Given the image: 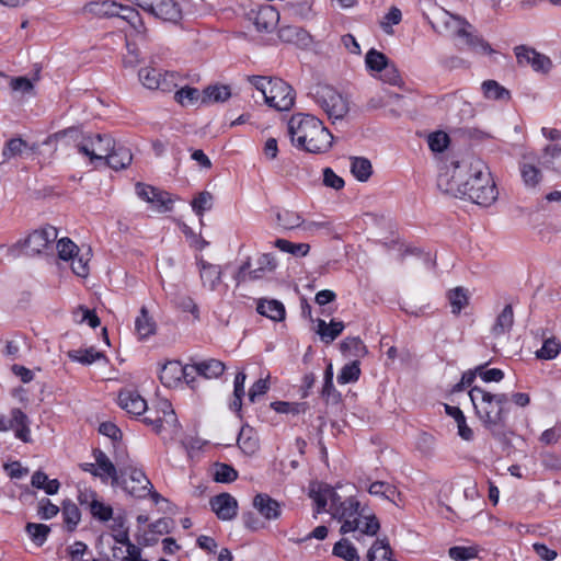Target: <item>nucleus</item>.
Listing matches in <instances>:
<instances>
[{
	"label": "nucleus",
	"mask_w": 561,
	"mask_h": 561,
	"mask_svg": "<svg viewBox=\"0 0 561 561\" xmlns=\"http://www.w3.org/2000/svg\"><path fill=\"white\" fill-rule=\"evenodd\" d=\"M437 187L444 194L484 207L492 205L499 195L489 168L480 159L443 162Z\"/></svg>",
	"instance_id": "1"
},
{
	"label": "nucleus",
	"mask_w": 561,
	"mask_h": 561,
	"mask_svg": "<svg viewBox=\"0 0 561 561\" xmlns=\"http://www.w3.org/2000/svg\"><path fill=\"white\" fill-rule=\"evenodd\" d=\"M291 144L310 153H324L332 147L333 135L323 122L310 114L298 113L288 122Z\"/></svg>",
	"instance_id": "2"
},
{
	"label": "nucleus",
	"mask_w": 561,
	"mask_h": 561,
	"mask_svg": "<svg viewBox=\"0 0 561 561\" xmlns=\"http://www.w3.org/2000/svg\"><path fill=\"white\" fill-rule=\"evenodd\" d=\"M477 417L483 426L494 436L503 434L507 420L506 393H491L485 389L474 386L469 391Z\"/></svg>",
	"instance_id": "3"
},
{
	"label": "nucleus",
	"mask_w": 561,
	"mask_h": 561,
	"mask_svg": "<svg viewBox=\"0 0 561 561\" xmlns=\"http://www.w3.org/2000/svg\"><path fill=\"white\" fill-rule=\"evenodd\" d=\"M333 518L342 524L341 534L354 533L357 540H360V536L374 537L380 529L375 513L367 505H362L355 496H348L343 504L335 506Z\"/></svg>",
	"instance_id": "4"
},
{
	"label": "nucleus",
	"mask_w": 561,
	"mask_h": 561,
	"mask_svg": "<svg viewBox=\"0 0 561 561\" xmlns=\"http://www.w3.org/2000/svg\"><path fill=\"white\" fill-rule=\"evenodd\" d=\"M78 151L91 161L102 160L114 170L127 168L133 161L129 148L116 144L110 135L90 134L83 136L77 144Z\"/></svg>",
	"instance_id": "5"
},
{
	"label": "nucleus",
	"mask_w": 561,
	"mask_h": 561,
	"mask_svg": "<svg viewBox=\"0 0 561 561\" xmlns=\"http://www.w3.org/2000/svg\"><path fill=\"white\" fill-rule=\"evenodd\" d=\"M118 405L131 415H141L148 411V415L144 417L147 425H151L156 433H160L163 424L170 426L176 424V415L172 404L168 400H161L157 404L154 415L153 411L148 409L146 400L134 390H122L118 394Z\"/></svg>",
	"instance_id": "6"
},
{
	"label": "nucleus",
	"mask_w": 561,
	"mask_h": 561,
	"mask_svg": "<svg viewBox=\"0 0 561 561\" xmlns=\"http://www.w3.org/2000/svg\"><path fill=\"white\" fill-rule=\"evenodd\" d=\"M249 82L262 93L265 103L277 111H289L295 103L293 88L279 78L251 76Z\"/></svg>",
	"instance_id": "7"
},
{
	"label": "nucleus",
	"mask_w": 561,
	"mask_h": 561,
	"mask_svg": "<svg viewBox=\"0 0 561 561\" xmlns=\"http://www.w3.org/2000/svg\"><path fill=\"white\" fill-rule=\"evenodd\" d=\"M442 21L449 35L458 37L462 44L474 53L483 55L495 53L486 41L469 31L471 25L465 19L444 11Z\"/></svg>",
	"instance_id": "8"
},
{
	"label": "nucleus",
	"mask_w": 561,
	"mask_h": 561,
	"mask_svg": "<svg viewBox=\"0 0 561 561\" xmlns=\"http://www.w3.org/2000/svg\"><path fill=\"white\" fill-rule=\"evenodd\" d=\"M312 98L318 106L333 123L343 119L350 111L347 96L329 84H318L312 91Z\"/></svg>",
	"instance_id": "9"
},
{
	"label": "nucleus",
	"mask_w": 561,
	"mask_h": 561,
	"mask_svg": "<svg viewBox=\"0 0 561 561\" xmlns=\"http://www.w3.org/2000/svg\"><path fill=\"white\" fill-rule=\"evenodd\" d=\"M118 465L122 466V473L128 474V478L123 482V489L128 494L138 499H145L151 495L156 503L159 502L161 499L160 494L152 491L150 480L140 468H137L134 461L128 459L126 462L118 461Z\"/></svg>",
	"instance_id": "10"
},
{
	"label": "nucleus",
	"mask_w": 561,
	"mask_h": 561,
	"mask_svg": "<svg viewBox=\"0 0 561 561\" xmlns=\"http://www.w3.org/2000/svg\"><path fill=\"white\" fill-rule=\"evenodd\" d=\"M56 250L61 261L71 262L72 272L79 277H87L89 274L90 250L82 252L79 247L69 238L57 240Z\"/></svg>",
	"instance_id": "11"
},
{
	"label": "nucleus",
	"mask_w": 561,
	"mask_h": 561,
	"mask_svg": "<svg viewBox=\"0 0 561 561\" xmlns=\"http://www.w3.org/2000/svg\"><path fill=\"white\" fill-rule=\"evenodd\" d=\"M58 231L53 226L34 230L27 238L20 240L18 245L25 249L30 255L42 254L57 240Z\"/></svg>",
	"instance_id": "12"
},
{
	"label": "nucleus",
	"mask_w": 561,
	"mask_h": 561,
	"mask_svg": "<svg viewBox=\"0 0 561 561\" xmlns=\"http://www.w3.org/2000/svg\"><path fill=\"white\" fill-rule=\"evenodd\" d=\"M309 496L316 504V514L325 511V507L329 505L328 512H330L332 516L335 506L343 504L344 501L333 488L323 483H312L309 489Z\"/></svg>",
	"instance_id": "13"
},
{
	"label": "nucleus",
	"mask_w": 561,
	"mask_h": 561,
	"mask_svg": "<svg viewBox=\"0 0 561 561\" xmlns=\"http://www.w3.org/2000/svg\"><path fill=\"white\" fill-rule=\"evenodd\" d=\"M517 154H519V171L525 186L536 187L542 178L537 167L538 156L524 147L518 148Z\"/></svg>",
	"instance_id": "14"
},
{
	"label": "nucleus",
	"mask_w": 561,
	"mask_h": 561,
	"mask_svg": "<svg viewBox=\"0 0 561 561\" xmlns=\"http://www.w3.org/2000/svg\"><path fill=\"white\" fill-rule=\"evenodd\" d=\"M541 133L551 140L542 152L543 164L561 174V129L542 127Z\"/></svg>",
	"instance_id": "15"
},
{
	"label": "nucleus",
	"mask_w": 561,
	"mask_h": 561,
	"mask_svg": "<svg viewBox=\"0 0 561 561\" xmlns=\"http://www.w3.org/2000/svg\"><path fill=\"white\" fill-rule=\"evenodd\" d=\"M137 196L148 203L152 210L164 213L171 209L172 199L167 192L160 191L151 185L137 183Z\"/></svg>",
	"instance_id": "16"
},
{
	"label": "nucleus",
	"mask_w": 561,
	"mask_h": 561,
	"mask_svg": "<svg viewBox=\"0 0 561 561\" xmlns=\"http://www.w3.org/2000/svg\"><path fill=\"white\" fill-rule=\"evenodd\" d=\"M514 51L519 65H529L537 72H548L552 67V62L548 56L538 53L531 47L520 45L516 46Z\"/></svg>",
	"instance_id": "17"
},
{
	"label": "nucleus",
	"mask_w": 561,
	"mask_h": 561,
	"mask_svg": "<svg viewBox=\"0 0 561 561\" xmlns=\"http://www.w3.org/2000/svg\"><path fill=\"white\" fill-rule=\"evenodd\" d=\"M211 511L220 520H232L238 513V502L229 493H220L210 499Z\"/></svg>",
	"instance_id": "18"
},
{
	"label": "nucleus",
	"mask_w": 561,
	"mask_h": 561,
	"mask_svg": "<svg viewBox=\"0 0 561 561\" xmlns=\"http://www.w3.org/2000/svg\"><path fill=\"white\" fill-rule=\"evenodd\" d=\"M191 376L190 365L182 366L180 362L172 360L164 364L160 370V380L168 387H175L183 378L188 381Z\"/></svg>",
	"instance_id": "19"
},
{
	"label": "nucleus",
	"mask_w": 561,
	"mask_h": 561,
	"mask_svg": "<svg viewBox=\"0 0 561 561\" xmlns=\"http://www.w3.org/2000/svg\"><path fill=\"white\" fill-rule=\"evenodd\" d=\"M93 456L96 462L98 478H100L103 482H106L107 479H111L112 485H117L119 479L117 469L111 459L106 456V454L100 449H95L93 451Z\"/></svg>",
	"instance_id": "20"
},
{
	"label": "nucleus",
	"mask_w": 561,
	"mask_h": 561,
	"mask_svg": "<svg viewBox=\"0 0 561 561\" xmlns=\"http://www.w3.org/2000/svg\"><path fill=\"white\" fill-rule=\"evenodd\" d=\"M151 12L163 21L176 22L181 19V8L174 0H153Z\"/></svg>",
	"instance_id": "21"
},
{
	"label": "nucleus",
	"mask_w": 561,
	"mask_h": 561,
	"mask_svg": "<svg viewBox=\"0 0 561 561\" xmlns=\"http://www.w3.org/2000/svg\"><path fill=\"white\" fill-rule=\"evenodd\" d=\"M225 364L218 359L209 358L190 364V371L206 379L218 378L225 371Z\"/></svg>",
	"instance_id": "22"
},
{
	"label": "nucleus",
	"mask_w": 561,
	"mask_h": 561,
	"mask_svg": "<svg viewBox=\"0 0 561 561\" xmlns=\"http://www.w3.org/2000/svg\"><path fill=\"white\" fill-rule=\"evenodd\" d=\"M278 21L279 13L272 5H262L254 16V25L259 32H272Z\"/></svg>",
	"instance_id": "23"
},
{
	"label": "nucleus",
	"mask_w": 561,
	"mask_h": 561,
	"mask_svg": "<svg viewBox=\"0 0 561 561\" xmlns=\"http://www.w3.org/2000/svg\"><path fill=\"white\" fill-rule=\"evenodd\" d=\"M253 506L266 519H277L280 516V505L267 494H257Z\"/></svg>",
	"instance_id": "24"
},
{
	"label": "nucleus",
	"mask_w": 561,
	"mask_h": 561,
	"mask_svg": "<svg viewBox=\"0 0 561 561\" xmlns=\"http://www.w3.org/2000/svg\"><path fill=\"white\" fill-rule=\"evenodd\" d=\"M199 273L203 285L215 290L221 282V266L206 261L199 262Z\"/></svg>",
	"instance_id": "25"
},
{
	"label": "nucleus",
	"mask_w": 561,
	"mask_h": 561,
	"mask_svg": "<svg viewBox=\"0 0 561 561\" xmlns=\"http://www.w3.org/2000/svg\"><path fill=\"white\" fill-rule=\"evenodd\" d=\"M343 330L344 323L342 321L332 320L330 323H327L322 319L317 320L316 332L325 344L332 343Z\"/></svg>",
	"instance_id": "26"
},
{
	"label": "nucleus",
	"mask_w": 561,
	"mask_h": 561,
	"mask_svg": "<svg viewBox=\"0 0 561 561\" xmlns=\"http://www.w3.org/2000/svg\"><path fill=\"white\" fill-rule=\"evenodd\" d=\"M247 375L244 371H239L233 380V393L232 399L229 402V409L237 413L241 417L242 400L245 396V383Z\"/></svg>",
	"instance_id": "27"
},
{
	"label": "nucleus",
	"mask_w": 561,
	"mask_h": 561,
	"mask_svg": "<svg viewBox=\"0 0 561 561\" xmlns=\"http://www.w3.org/2000/svg\"><path fill=\"white\" fill-rule=\"evenodd\" d=\"M256 311L274 321H282L285 318L284 305L275 299H261L257 304Z\"/></svg>",
	"instance_id": "28"
},
{
	"label": "nucleus",
	"mask_w": 561,
	"mask_h": 561,
	"mask_svg": "<svg viewBox=\"0 0 561 561\" xmlns=\"http://www.w3.org/2000/svg\"><path fill=\"white\" fill-rule=\"evenodd\" d=\"M514 323V312L511 305H506L491 329L493 336L499 337L510 332Z\"/></svg>",
	"instance_id": "29"
},
{
	"label": "nucleus",
	"mask_w": 561,
	"mask_h": 561,
	"mask_svg": "<svg viewBox=\"0 0 561 561\" xmlns=\"http://www.w3.org/2000/svg\"><path fill=\"white\" fill-rule=\"evenodd\" d=\"M156 322L148 314L146 307H141L139 316L135 320V330L140 340H145L156 333Z\"/></svg>",
	"instance_id": "30"
},
{
	"label": "nucleus",
	"mask_w": 561,
	"mask_h": 561,
	"mask_svg": "<svg viewBox=\"0 0 561 561\" xmlns=\"http://www.w3.org/2000/svg\"><path fill=\"white\" fill-rule=\"evenodd\" d=\"M31 152V148L27 142L22 138H12L7 141L3 150H2V162H7L10 159L23 157Z\"/></svg>",
	"instance_id": "31"
},
{
	"label": "nucleus",
	"mask_w": 561,
	"mask_h": 561,
	"mask_svg": "<svg viewBox=\"0 0 561 561\" xmlns=\"http://www.w3.org/2000/svg\"><path fill=\"white\" fill-rule=\"evenodd\" d=\"M61 515L68 531H73L81 520L79 507L70 500L62 502Z\"/></svg>",
	"instance_id": "32"
},
{
	"label": "nucleus",
	"mask_w": 561,
	"mask_h": 561,
	"mask_svg": "<svg viewBox=\"0 0 561 561\" xmlns=\"http://www.w3.org/2000/svg\"><path fill=\"white\" fill-rule=\"evenodd\" d=\"M481 89L483 91V95L489 100L508 101L511 99L510 91L495 80L483 81Z\"/></svg>",
	"instance_id": "33"
},
{
	"label": "nucleus",
	"mask_w": 561,
	"mask_h": 561,
	"mask_svg": "<svg viewBox=\"0 0 561 561\" xmlns=\"http://www.w3.org/2000/svg\"><path fill=\"white\" fill-rule=\"evenodd\" d=\"M368 561H396L392 558V550L386 539L375 540L367 553Z\"/></svg>",
	"instance_id": "34"
},
{
	"label": "nucleus",
	"mask_w": 561,
	"mask_h": 561,
	"mask_svg": "<svg viewBox=\"0 0 561 561\" xmlns=\"http://www.w3.org/2000/svg\"><path fill=\"white\" fill-rule=\"evenodd\" d=\"M332 554L345 561H359L360 557L354 545L346 538L334 543Z\"/></svg>",
	"instance_id": "35"
},
{
	"label": "nucleus",
	"mask_w": 561,
	"mask_h": 561,
	"mask_svg": "<svg viewBox=\"0 0 561 561\" xmlns=\"http://www.w3.org/2000/svg\"><path fill=\"white\" fill-rule=\"evenodd\" d=\"M278 37L286 43L300 44L306 43L310 36L299 26L286 25L278 30Z\"/></svg>",
	"instance_id": "36"
},
{
	"label": "nucleus",
	"mask_w": 561,
	"mask_h": 561,
	"mask_svg": "<svg viewBox=\"0 0 561 561\" xmlns=\"http://www.w3.org/2000/svg\"><path fill=\"white\" fill-rule=\"evenodd\" d=\"M341 352L346 357H363L367 348L359 337H346L340 345Z\"/></svg>",
	"instance_id": "37"
},
{
	"label": "nucleus",
	"mask_w": 561,
	"mask_h": 561,
	"mask_svg": "<svg viewBox=\"0 0 561 561\" xmlns=\"http://www.w3.org/2000/svg\"><path fill=\"white\" fill-rule=\"evenodd\" d=\"M351 172L356 180L366 182L371 175L373 167L368 159L354 157L351 159Z\"/></svg>",
	"instance_id": "38"
},
{
	"label": "nucleus",
	"mask_w": 561,
	"mask_h": 561,
	"mask_svg": "<svg viewBox=\"0 0 561 561\" xmlns=\"http://www.w3.org/2000/svg\"><path fill=\"white\" fill-rule=\"evenodd\" d=\"M250 426H242L237 438L238 446L247 455H253L257 450V439L253 437Z\"/></svg>",
	"instance_id": "39"
},
{
	"label": "nucleus",
	"mask_w": 561,
	"mask_h": 561,
	"mask_svg": "<svg viewBox=\"0 0 561 561\" xmlns=\"http://www.w3.org/2000/svg\"><path fill=\"white\" fill-rule=\"evenodd\" d=\"M388 62H390L388 57L375 48H370L366 53L365 66L370 72L379 73Z\"/></svg>",
	"instance_id": "40"
},
{
	"label": "nucleus",
	"mask_w": 561,
	"mask_h": 561,
	"mask_svg": "<svg viewBox=\"0 0 561 561\" xmlns=\"http://www.w3.org/2000/svg\"><path fill=\"white\" fill-rule=\"evenodd\" d=\"M276 267V261L271 254H262L257 259V267L250 270L248 273L249 279L254 280L262 278L265 273L273 272Z\"/></svg>",
	"instance_id": "41"
},
{
	"label": "nucleus",
	"mask_w": 561,
	"mask_h": 561,
	"mask_svg": "<svg viewBox=\"0 0 561 561\" xmlns=\"http://www.w3.org/2000/svg\"><path fill=\"white\" fill-rule=\"evenodd\" d=\"M276 221L277 225L284 229H295L305 224L302 217L298 213L287 209L277 211Z\"/></svg>",
	"instance_id": "42"
},
{
	"label": "nucleus",
	"mask_w": 561,
	"mask_h": 561,
	"mask_svg": "<svg viewBox=\"0 0 561 561\" xmlns=\"http://www.w3.org/2000/svg\"><path fill=\"white\" fill-rule=\"evenodd\" d=\"M113 557L119 561H140L142 558L141 549L133 542H128L125 546V550L123 547H114Z\"/></svg>",
	"instance_id": "43"
},
{
	"label": "nucleus",
	"mask_w": 561,
	"mask_h": 561,
	"mask_svg": "<svg viewBox=\"0 0 561 561\" xmlns=\"http://www.w3.org/2000/svg\"><path fill=\"white\" fill-rule=\"evenodd\" d=\"M230 95L231 93L227 85H211L204 90L202 102H225L230 98Z\"/></svg>",
	"instance_id": "44"
},
{
	"label": "nucleus",
	"mask_w": 561,
	"mask_h": 561,
	"mask_svg": "<svg viewBox=\"0 0 561 561\" xmlns=\"http://www.w3.org/2000/svg\"><path fill=\"white\" fill-rule=\"evenodd\" d=\"M275 247L282 252L293 254L295 256H306L310 251L308 243H293L286 239H277Z\"/></svg>",
	"instance_id": "45"
},
{
	"label": "nucleus",
	"mask_w": 561,
	"mask_h": 561,
	"mask_svg": "<svg viewBox=\"0 0 561 561\" xmlns=\"http://www.w3.org/2000/svg\"><path fill=\"white\" fill-rule=\"evenodd\" d=\"M448 300L451 307V312L454 314H459L468 305L469 297L463 288L457 287L448 293Z\"/></svg>",
	"instance_id": "46"
},
{
	"label": "nucleus",
	"mask_w": 561,
	"mask_h": 561,
	"mask_svg": "<svg viewBox=\"0 0 561 561\" xmlns=\"http://www.w3.org/2000/svg\"><path fill=\"white\" fill-rule=\"evenodd\" d=\"M68 355L73 362H78L84 365H90L103 357L101 352H98L92 347L88 350L71 351Z\"/></svg>",
	"instance_id": "47"
},
{
	"label": "nucleus",
	"mask_w": 561,
	"mask_h": 561,
	"mask_svg": "<svg viewBox=\"0 0 561 561\" xmlns=\"http://www.w3.org/2000/svg\"><path fill=\"white\" fill-rule=\"evenodd\" d=\"M560 350V342L550 337L543 341L541 348L536 352V357L545 360L553 359L558 356Z\"/></svg>",
	"instance_id": "48"
},
{
	"label": "nucleus",
	"mask_w": 561,
	"mask_h": 561,
	"mask_svg": "<svg viewBox=\"0 0 561 561\" xmlns=\"http://www.w3.org/2000/svg\"><path fill=\"white\" fill-rule=\"evenodd\" d=\"M360 369L357 360H354L350 364H346L342 367L340 374L337 375V382L340 385H346L350 382H354L359 378Z\"/></svg>",
	"instance_id": "49"
},
{
	"label": "nucleus",
	"mask_w": 561,
	"mask_h": 561,
	"mask_svg": "<svg viewBox=\"0 0 561 561\" xmlns=\"http://www.w3.org/2000/svg\"><path fill=\"white\" fill-rule=\"evenodd\" d=\"M160 70L145 67L138 72V77L142 85L150 90H157L159 87Z\"/></svg>",
	"instance_id": "50"
},
{
	"label": "nucleus",
	"mask_w": 561,
	"mask_h": 561,
	"mask_svg": "<svg viewBox=\"0 0 561 561\" xmlns=\"http://www.w3.org/2000/svg\"><path fill=\"white\" fill-rule=\"evenodd\" d=\"M174 99L182 106L193 105L199 99V91L196 88L184 87L175 92Z\"/></svg>",
	"instance_id": "51"
},
{
	"label": "nucleus",
	"mask_w": 561,
	"mask_h": 561,
	"mask_svg": "<svg viewBox=\"0 0 561 561\" xmlns=\"http://www.w3.org/2000/svg\"><path fill=\"white\" fill-rule=\"evenodd\" d=\"M238 478V472L234 468L226 463H217L214 472V480L220 483H230Z\"/></svg>",
	"instance_id": "52"
},
{
	"label": "nucleus",
	"mask_w": 561,
	"mask_h": 561,
	"mask_svg": "<svg viewBox=\"0 0 561 561\" xmlns=\"http://www.w3.org/2000/svg\"><path fill=\"white\" fill-rule=\"evenodd\" d=\"M26 531L36 545L42 546L46 541L50 528L45 524L28 523Z\"/></svg>",
	"instance_id": "53"
},
{
	"label": "nucleus",
	"mask_w": 561,
	"mask_h": 561,
	"mask_svg": "<svg viewBox=\"0 0 561 561\" xmlns=\"http://www.w3.org/2000/svg\"><path fill=\"white\" fill-rule=\"evenodd\" d=\"M401 20H402V13H401L400 9H398L397 7H392L389 10V12L380 21V27L386 34L392 35L393 34L392 26L399 24L401 22Z\"/></svg>",
	"instance_id": "54"
},
{
	"label": "nucleus",
	"mask_w": 561,
	"mask_h": 561,
	"mask_svg": "<svg viewBox=\"0 0 561 561\" xmlns=\"http://www.w3.org/2000/svg\"><path fill=\"white\" fill-rule=\"evenodd\" d=\"M448 554L454 561H469L478 556V548L455 546L449 548Z\"/></svg>",
	"instance_id": "55"
},
{
	"label": "nucleus",
	"mask_w": 561,
	"mask_h": 561,
	"mask_svg": "<svg viewBox=\"0 0 561 561\" xmlns=\"http://www.w3.org/2000/svg\"><path fill=\"white\" fill-rule=\"evenodd\" d=\"M213 206V195L209 192L199 193L192 201V208L197 216H203L206 210H209Z\"/></svg>",
	"instance_id": "56"
},
{
	"label": "nucleus",
	"mask_w": 561,
	"mask_h": 561,
	"mask_svg": "<svg viewBox=\"0 0 561 561\" xmlns=\"http://www.w3.org/2000/svg\"><path fill=\"white\" fill-rule=\"evenodd\" d=\"M368 492L374 496L392 499L394 496V485L385 481H375L369 485Z\"/></svg>",
	"instance_id": "57"
},
{
	"label": "nucleus",
	"mask_w": 561,
	"mask_h": 561,
	"mask_svg": "<svg viewBox=\"0 0 561 561\" xmlns=\"http://www.w3.org/2000/svg\"><path fill=\"white\" fill-rule=\"evenodd\" d=\"M427 144L432 151L442 152L447 148L449 137L444 131H435L427 137Z\"/></svg>",
	"instance_id": "58"
},
{
	"label": "nucleus",
	"mask_w": 561,
	"mask_h": 561,
	"mask_svg": "<svg viewBox=\"0 0 561 561\" xmlns=\"http://www.w3.org/2000/svg\"><path fill=\"white\" fill-rule=\"evenodd\" d=\"M378 78L390 85H399L401 77L399 70L392 62H388L386 67L378 73Z\"/></svg>",
	"instance_id": "59"
},
{
	"label": "nucleus",
	"mask_w": 561,
	"mask_h": 561,
	"mask_svg": "<svg viewBox=\"0 0 561 561\" xmlns=\"http://www.w3.org/2000/svg\"><path fill=\"white\" fill-rule=\"evenodd\" d=\"M89 510L91 515L100 522H108L113 518V508L99 500Z\"/></svg>",
	"instance_id": "60"
},
{
	"label": "nucleus",
	"mask_w": 561,
	"mask_h": 561,
	"mask_svg": "<svg viewBox=\"0 0 561 561\" xmlns=\"http://www.w3.org/2000/svg\"><path fill=\"white\" fill-rule=\"evenodd\" d=\"M180 76L173 71L160 72L159 87L157 90L170 92L179 85Z\"/></svg>",
	"instance_id": "61"
},
{
	"label": "nucleus",
	"mask_w": 561,
	"mask_h": 561,
	"mask_svg": "<svg viewBox=\"0 0 561 561\" xmlns=\"http://www.w3.org/2000/svg\"><path fill=\"white\" fill-rule=\"evenodd\" d=\"M59 511V507L51 503L49 499L44 497L38 502L37 514L42 519H51Z\"/></svg>",
	"instance_id": "62"
},
{
	"label": "nucleus",
	"mask_w": 561,
	"mask_h": 561,
	"mask_svg": "<svg viewBox=\"0 0 561 561\" xmlns=\"http://www.w3.org/2000/svg\"><path fill=\"white\" fill-rule=\"evenodd\" d=\"M485 365L477 366L479 377L484 382H500L504 378V371L500 368L484 369Z\"/></svg>",
	"instance_id": "63"
},
{
	"label": "nucleus",
	"mask_w": 561,
	"mask_h": 561,
	"mask_svg": "<svg viewBox=\"0 0 561 561\" xmlns=\"http://www.w3.org/2000/svg\"><path fill=\"white\" fill-rule=\"evenodd\" d=\"M270 388L268 385V376L266 378H260L256 380L250 388L248 398L249 401L254 403L257 399V397H261L267 392Z\"/></svg>",
	"instance_id": "64"
}]
</instances>
